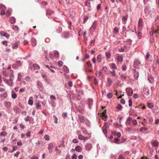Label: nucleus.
<instances>
[{"label": "nucleus", "mask_w": 159, "mask_h": 159, "mask_svg": "<svg viewBox=\"0 0 159 159\" xmlns=\"http://www.w3.org/2000/svg\"><path fill=\"white\" fill-rule=\"evenodd\" d=\"M37 82L38 88L40 91H42L43 90V87L42 83L39 80L37 81Z\"/></svg>", "instance_id": "1"}, {"label": "nucleus", "mask_w": 159, "mask_h": 159, "mask_svg": "<svg viewBox=\"0 0 159 159\" xmlns=\"http://www.w3.org/2000/svg\"><path fill=\"white\" fill-rule=\"evenodd\" d=\"M141 65V63L138 60H135L133 64V66L134 68H138Z\"/></svg>", "instance_id": "2"}, {"label": "nucleus", "mask_w": 159, "mask_h": 159, "mask_svg": "<svg viewBox=\"0 0 159 159\" xmlns=\"http://www.w3.org/2000/svg\"><path fill=\"white\" fill-rule=\"evenodd\" d=\"M7 97V93L6 91H4V92L0 95V98L2 100H5Z\"/></svg>", "instance_id": "3"}, {"label": "nucleus", "mask_w": 159, "mask_h": 159, "mask_svg": "<svg viewBox=\"0 0 159 159\" xmlns=\"http://www.w3.org/2000/svg\"><path fill=\"white\" fill-rule=\"evenodd\" d=\"M126 91L128 96H131L133 94V91L131 88H127L126 89Z\"/></svg>", "instance_id": "4"}, {"label": "nucleus", "mask_w": 159, "mask_h": 159, "mask_svg": "<svg viewBox=\"0 0 159 159\" xmlns=\"http://www.w3.org/2000/svg\"><path fill=\"white\" fill-rule=\"evenodd\" d=\"M62 37L65 39H67L70 36V34L68 32H63L61 34Z\"/></svg>", "instance_id": "5"}, {"label": "nucleus", "mask_w": 159, "mask_h": 159, "mask_svg": "<svg viewBox=\"0 0 159 159\" xmlns=\"http://www.w3.org/2000/svg\"><path fill=\"white\" fill-rule=\"evenodd\" d=\"M4 105L5 107L7 108H10L11 106V103L7 101H5L4 103Z\"/></svg>", "instance_id": "6"}, {"label": "nucleus", "mask_w": 159, "mask_h": 159, "mask_svg": "<svg viewBox=\"0 0 159 159\" xmlns=\"http://www.w3.org/2000/svg\"><path fill=\"white\" fill-rule=\"evenodd\" d=\"M133 72L134 73V77L136 80L138 79L139 76V73L138 71L136 70L135 69H134L133 70Z\"/></svg>", "instance_id": "7"}, {"label": "nucleus", "mask_w": 159, "mask_h": 159, "mask_svg": "<svg viewBox=\"0 0 159 159\" xmlns=\"http://www.w3.org/2000/svg\"><path fill=\"white\" fill-rule=\"evenodd\" d=\"M88 101L89 108V109H91L93 105V99L92 98H89L88 99Z\"/></svg>", "instance_id": "8"}, {"label": "nucleus", "mask_w": 159, "mask_h": 159, "mask_svg": "<svg viewBox=\"0 0 159 159\" xmlns=\"http://www.w3.org/2000/svg\"><path fill=\"white\" fill-rule=\"evenodd\" d=\"M143 91L144 93L145 94L147 95H148L149 94V89L148 88L146 87H144L143 89Z\"/></svg>", "instance_id": "9"}, {"label": "nucleus", "mask_w": 159, "mask_h": 159, "mask_svg": "<svg viewBox=\"0 0 159 159\" xmlns=\"http://www.w3.org/2000/svg\"><path fill=\"white\" fill-rule=\"evenodd\" d=\"M107 123H105V124L103 126L102 129V130L103 132V133L105 134H106L107 133V127L106 125Z\"/></svg>", "instance_id": "10"}, {"label": "nucleus", "mask_w": 159, "mask_h": 159, "mask_svg": "<svg viewBox=\"0 0 159 159\" xmlns=\"http://www.w3.org/2000/svg\"><path fill=\"white\" fill-rule=\"evenodd\" d=\"M132 119V118L129 116L127 118L125 122V124L126 125H129L130 124Z\"/></svg>", "instance_id": "11"}, {"label": "nucleus", "mask_w": 159, "mask_h": 159, "mask_svg": "<svg viewBox=\"0 0 159 159\" xmlns=\"http://www.w3.org/2000/svg\"><path fill=\"white\" fill-rule=\"evenodd\" d=\"M13 110L16 113H20L21 111L20 109L17 106L13 107Z\"/></svg>", "instance_id": "12"}, {"label": "nucleus", "mask_w": 159, "mask_h": 159, "mask_svg": "<svg viewBox=\"0 0 159 159\" xmlns=\"http://www.w3.org/2000/svg\"><path fill=\"white\" fill-rule=\"evenodd\" d=\"M31 44L34 47L36 45V40L35 38H33L31 40Z\"/></svg>", "instance_id": "13"}, {"label": "nucleus", "mask_w": 159, "mask_h": 159, "mask_svg": "<svg viewBox=\"0 0 159 159\" xmlns=\"http://www.w3.org/2000/svg\"><path fill=\"white\" fill-rule=\"evenodd\" d=\"M65 73L64 75L66 73H68L69 72V70L68 68L66 66H64L62 67Z\"/></svg>", "instance_id": "14"}, {"label": "nucleus", "mask_w": 159, "mask_h": 159, "mask_svg": "<svg viewBox=\"0 0 159 159\" xmlns=\"http://www.w3.org/2000/svg\"><path fill=\"white\" fill-rule=\"evenodd\" d=\"M78 118L80 121L82 123H84V116L82 115H79Z\"/></svg>", "instance_id": "15"}, {"label": "nucleus", "mask_w": 159, "mask_h": 159, "mask_svg": "<svg viewBox=\"0 0 159 159\" xmlns=\"http://www.w3.org/2000/svg\"><path fill=\"white\" fill-rule=\"evenodd\" d=\"M0 34L1 36L5 37L7 39H8L9 38V35L7 33L2 32L0 33Z\"/></svg>", "instance_id": "16"}, {"label": "nucleus", "mask_w": 159, "mask_h": 159, "mask_svg": "<svg viewBox=\"0 0 159 159\" xmlns=\"http://www.w3.org/2000/svg\"><path fill=\"white\" fill-rule=\"evenodd\" d=\"M148 79L151 83H152L154 81V78L151 75L148 76Z\"/></svg>", "instance_id": "17"}, {"label": "nucleus", "mask_w": 159, "mask_h": 159, "mask_svg": "<svg viewBox=\"0 0 159 159\" xmlns=\"http://www.w3.org/2000/svg\"><path fill=\"white\" fill-rule=\"evenodd\" d=\"M92 147V145L91 143H89L87 144L86 146V149L87 150H90Z\"/></svg>", "instance_id": "18"}, {"label": "nucleus", "mask_w": 159, "mask_h": 159, "mask_svg": "<svg viewBox=\"0 0 159 159\" xmlns=\"http://www.w3.org/2000/svg\"><path fill=\"white\" fill-rule=\"evenodd\" d=\"M53 146V144L52 143L49 144L48 148L50 152H52Z\"/></svg>", "instance_id": "19"}, {"label": "nucleus", "mask_w": 159, "mask_h": 159, "mask_svg": "<svg viewBox=\"0 0 159 159\" xmlns=\"http://www.w3.org/2000/svg\"><path fill=\"white\" fill-rule=\"evenodd\" d=\"M97 25V22L96 21H94L93 24V25L91 28L90 30L93 29V30H95L96 29Z\"/></svg>", "instance_id": "20"}, {"label": "nucleus", "mask_w": 159, "mask_h": 159, "mask_svg": "<svg viewBox=\"0 0 159 159\" xmlns=\"http://www.w3.org/2000/svg\"><path fill=\"white\" fill-rule=\"evenodd\" d=\"M75 150L78 152H80L82 150V148L79 146H77L75 148Z\"/></svg>", "instance_id": "21"}, {"label": "nucleus", "mask_w": 159, "mask_h": 159, "mask_svg": "<svg viewBox=\"0 0 159 159\" xmlns=\"http://www.w3.org/2000/svg\"><path fill=\"white\" fill-rule=\"evenodd\" d=\"M9 20L11 24H14L15 22V19L14 17H11L9 18Z\"/></svg>", "instance_id": "22"}, {"label": "nucleus", "mask_w": 159, "mask_h": 159, "mask_svg": "<svg viewBox=\"0 0 159 159\" xmlns=\"http://www.w3.org/2000/svg\"><path fill=\"white\" fill-rule=\"evenodd\" d=\"M139 27H141L143 26V20L142 19L140 18L139 20Z\"/></svg>", "instance_id": "23"}, {"label": "nucleus", "mask_w": 159, "mask_h": 159, "mask_svg": "<svg viewBox=\"0 0 159 159\" xmlns=\"http://www.w3.org/2000/svg\"><path fill=\"white\" fill-rule=\"evenodd\" d=\"M81 129L82 130L83 134H87L88 135L89 134L88 133V132H87V130L85 128L83 127H82L81 128Z\"/></svg>", "instance_id": "24"}, {"label": "nucleus", "mask_w": 159, "mask_h": 159, "mask_svg": "<svg viewBox=\"0 0 159 159\" xmlns=\"http://www.w3.org/2000/svg\"><path fill=\"white\" fill-rule=\"evenodd\" d=\"M33 67L36 70H39L40 69V66L37 64H33Z\"/></svg>", "instance_id": "25"}, {"label": "nucleus", "mask_w": 159, "mask_h": 159, "mask_svg": "<svg viewBox=\"0 0 159 159\" xmlns=\"http://www.w3.org/2000/svg\"><path fill=\"white\" fill-rule=\"evenodd\" d=\"M15 64L18 67L22 65V63L21 61H17Z\"/></svg>", "instance_id": "26"}, {"label": "nucleus", "mask_w": 159, "mask_h": 159, "mask_svg": "<svg viewBox=\"0 0 159 159\" xmlns=\"http://www.w3.org/2000/svg\"><path fill=\"white\" fill-rule=\"evenodd\" d=\"M62 31V29L61 28L60 26H59L56 30L58 34L61 33Z\"/></svg>", "instance_id": "27"}, {"label": "nucleus", "mask_w": 159, "mask_h": 159, "mask_svg": "<svg viewBox=\"0 0 159 159\" xmlns=\"http://www.w3.org/2000/svg\"><path fill=\"white\" fill-rule=\"evenodd\" d=\"M12 29L18 32L19 30V28L17 26L13 25L12 27Z\"/></svg>", "instance_id": "28"}, {"label": "nucleus", "mask_w": 159, "mask_h": 159, "mask_svg": "<svg viewBox=\"0 0 159 159\" xmlns=\"http://www.w3.org/2000/svg\"><path fill=\"white\" fill-rule=\"evenodd\" d=\"M156 14V12L155 11L152 12V13H151L150 14V16L151 17H154V16H156L155 15V14ZM156 19H157L158 18V16H156Z\"/></svg>", "instance_id": "29"}, {"label": "nucleus", "mask_w": 159, "mask_h": 159, "mask_svg": "<svg viewBox=\"0 0 159 159\" xmlns=\"http://www.w3.org/2000/svg\"><path fill=\"white\" fill-rule=\"evenodd\" d=\"M118 159H125V155L120 154L118 157Z\"/></svg>", "instance_id": "30"}, {"label": "nucleus", "mask_w": 159, "mask_h": 159, "mask_svg": "<svg viewBox=\"0 0 159 159\" xmlns=\"http://www.w3.org/2000/svg\"><path fill=\"white\" fill-rule=\"evenodd\" d=\"M151 143L152 145L154 146L157 147V140L152 141Z\"/></svg>", "instance_id": "31"}, {"label": "nucleus", "mask_w": 159, "mask_h": 159, "mask_svg": "<svg viewBox=\"0 0 159 159\" xmlns=\"http://www.w3.org/2000/svg\"><path fill=\"white\" fill-rule=\"evenodd\" d=\"M154 112L156 114H157L159 112V110H158V108L157 107H156L153 110Z\"/></svg>", "instance_id": "32"}, {"label": "nucleus", "mask_w": 159, "mask_h": 159, "mask_svg": "<svg viewBox=\"0 0 159 159\" xmlns=\"http://www.w3.org/2000/svg\"><path fill=\"white\" fill-rule=\"evenodd\" d=\"M53 13V11L51 10L48 9L46 11L47 15H51Z\"/></svg>", "instance_id": "33"}, {"label": "nucleus", "mask_w": 159, "mask_h": 159, "mask_svg": "<svg viewBox=\"0 0 159 159\" xmlns=\"http://www.w3.org/2000/svg\"><path fill=\"white\" fill-rule=\"evenodd\" d=\"M42 78L44 79L45 81H47L48 80L47 75L45 74H42Z\"/></svg>", "instance_id": "34"}, {"label": "nucleus", "mask_w": 159, "mask_h": 159, "mask_svg": "<svg viewBox=\"0 0 159 159\" xmlns=\"http://www.w3.org/2000/svg\"><path fill=\"white\" fill-rule=\"evenodd\" d=\"M6 81L8 85L10 86H12L13 85V82L8 80H6Z\"/></svg>", "instance_id": "35"}, {"label": "nucleus", "mask_w": 159, "mask_h": 159, "mask_svg": "<svg viewBox=\"0 0 159 159\" xmlns=\"http://www.w3.org/2000/svg\"><path fill=\"white\" fill-rule=\"evenodd\" d=\"M153 106L154 105L152 103H148L147 105L148 107L150 108H152Z\"/></svg>", "instance_id": "36"}, {"label": "nucleus", "mask_w": 159, "mask_h": 159, "mask_svg": "<svg viewBox=\"0 0 159 159\" xmlns=\"http://www.w3.org/2000/svg\"><path fill=\"white\" fill-rule=\"evenodd\" d=\"M102 115H103L102 119L105 121H106V119L107 118V116L106 115H105L104 112H102Z\"/></svg>", "instance_id": "37"}, {"label": "nucleus", "mask_w": 159, "mask_h": 159, "mask_svg": "<svg viewBox=\"0 0 159 159\" xmlns=\"http://www.w3.org/2000/svg\"><path fill=\"white\" fill-rule=\"evenodd\" d=\"M7 134V133L6 131H4L1 132L0 133V136H5Z\"/></svg>", "instance_id": "38"}, {"label": "nucleus", "mask_w": 159, "mask_h": 159, "mask_svg": "<svg viewBox=\"0 0 159 159\" xmlns=\"http://www.w3.org/2000/svg\"><path fill=\"white\" fill-rule=\"evenodd\" d=\"M107 98H111L112 97V93H108L107 94Z\"/></svg>", "instance_id": "39"}, {"label": "nucleus", "mask_w": 159, "mask_h": 159, "mask_svg": "<svg viewBox=\"0 0 159 159\" xmlns=\"http://www.w3.org/2000/svg\"><path fill=\"white\" fill-rule=\"evenodd\" d=\"M17 79L19 81H20L22 79V75L20 73L18 74Z\"/></svg>", "instance_id": "40"}, {"label": "nucleus", "mask_w": 159, "mask_h": 159, "mask_svg": "<svg viewBox=\"0 0 159 159\" xmlns=\"http://www.w3.org/2000/svg\"><path fill=\"white\" fill-rule=\"evenodd\" d=\"M102 61V58L101 56L100 55H98L97 56V61L98 62H100Z\"/></svg>", "instance_id": "41"}, {"label": "nucleus", "mask_w": 159, "mask_h": 159, "mask_svg": "<svg viewBox=\"0 0 159 159\" xmlns=\"http://www.w3.org/2000/svg\"><path fill=\"white\" fill-rule=\"evenodd\" d=\"M76 98V99L79 100H80L81 99V97L80 95L79 94L77 93L75 95Z\"/></svg>", "instance_id": "42"}, {"label": "nucleus", "mask_w": 159, "mask_h": 159, "mask_svg": "<svg viewBox=\"0 0 159 159\" xmlns=\"http://www.w3.org/2000/svg\"><path fill=\"white\" fill-rule=\"evenodd\" d=\"M107 82L109 85H111L112 83V81L111 78H108L107 79Z\"/></svg>", "instance_id": "43"}, {"label": "nucleus", "mask_w": 159, "mask_h": 159, "mask_svg": "<svg viewBox=\"0 0 159 159\" xmlns=\"http://www.w3.org/2000/svg\"><path fill=\"white\" fill-rule=\"evenodd\" d=\"M110 66L112 68L115 69H116V65L114 63H111V64H110Z\"/></svg>", "instance_id": "44"}, {"label": "nucleus", "mask_w": 159, "mask_h": 159, "mask_svg": "<svg viewBox=\"0 0 159 159\" xmlns=\"http://www.w3.org/2000/svg\"><path fill=\"white\" fill-rule=\"evenodd\" d=\"M86 6H88L89 7H91V5L89 2L88 1H85L84 2Z\"/></svg>", "instance_id": "45"}, {"label": "nucleus", "mask_w": 159, "mask_h": 159, "mask_svg": "<svg viewBox=\"0 0 159 159\" xmlns=\"http://www.w3.org/2000/svg\"><path fill=\"white\" fill-rule=\"evenodd\" d=\"M128 18L127 15L123 16L122 18V20L123 21L126 22L127 20V19Z\"/></svg>", "instance_id": "46"}, {"label": "nucleus", "mask_w": 159, "mask_h": 159, "mask_svg": "<svg viewBox=\"0 0 159 159\" xmlns=\"http://www.w3.org/2000/svg\"><path fill=\"white\" fill-rule=\"evenodd\" d=\"M106 55L107 57L108 58H110L111 57V53L109 52H106Z\"/></svg>", "instance_id": "47"}, {"label": "nucleus", "mask_w": 159, "mask_h": 159, "mask_svg": "<svg viewBox=\"0 0 159 159\" xmlns=\"http://www.w3.org/2000/svg\"><path fill=\"white\" fill-rule=\"evenodd\" d=\"M18 45L16 43H14L12 46V48L14 49H15L16 48L18 47Z\"/></svg>", "instance_id": "48"}, {"label": "nucleus", "mask_w": 159, "mask_h": 159, "mask_svg": "<svg viewBox=\"0 0 159 159\" xmlns=\"http://www.w3.org/2000/svg\"><path fill=\"white\" fill-rule=\"evenodd\" d=\"M41 107V105L39 104V103H37L36 105V109H40Z\"/></svg>", "instance_id": "49"}, {"label": "nucleus", "mask_w": 159, "mask_h": 159, "mask_svg": "<svg viewBox=\"0 0 159 159\" xmlns=\"http://www.w3.org/2000/svg\"><path fill=\"white\" fill-rule=\"evenodd\" d=\"M78 139L80 140H83L84 139V136L82 135H79L78 136Z\"/></svg>", "instance_id": "50"}, {"label": "nucleus", "mask_w": 159, "mask_h": 159, "mask_svg": "<svg viewBox=\"0 0 159 159\" xmlns=\"http://www.w3.org/2000/svg\"><path fill=\"white\" fill-rule=\"evenodd\" d=\"M0 8L2 10H5L6 9V7L2 4H0Z\"/></svg>", "instance_id": "51"}, {"label": "nucleus", "mask_w": 159, "mask_h": 159, "mask_svg": "<svg viewBox=\"0 0 159 159\" xmlns=\"http://www.w3.org/2000/svg\"><path fill=\"white\" fill-rule=\"evenodd\" d=\"M14 78V76L13 74H12L10 75V78L9 79L10 80L13 82V78Z\"/></svg>", "instance_id": "52"}, {"label": "nucleus", "mask_w": 159, "mask_h": 159, "mask_svg": "<svg viewBox=\"0 0 159 159\" xmlns=\"http://www.w3.org/2000/svg\"><path fill=\"white\" fill-rule=\"evenodd\" d=\"M58 65L60 67H61L62 66L63 63L62 61H59L58 62Z\"/></svg>", "instance_id": "53"}, {"label": "nucleus", "mask_w": 159, "mask_h": 159, "mask_svg": "<svg viewBox=\"0 0 159 159\" xmlns=\"http://www.w3.org/2000/svg\"><path fill=\"white\" fill-rule=\"evenodd\" d=\"M102 71H104V72H106L107 71V69L106 66H105L102 67Z\"/></svg>", "instance_id": "54"}, {"label": "nucleus", "mask_w": 159, "mask_h": 159, "mask_svg": "<svg viewBox=\"0 0 159 159\" xmlns=\"http://www.w3.org/2000/svg\"><path fill=\"white\" fill-rule=\"evenodd\" d=\"M70 17H73L75 15V13L74 12H71V11H70Z\"/></svg>", "instance_id": "55"}, {"label": "nucleus", "mask_w": 159, "mask_h": 159, "mask_svg": "<svg viewBox=\"0 0 159 159\" xmlns=\"http://www.w3.org/2000/svg\"><path fill=\"white\" fill-rule=\"evenodd\" d=\"M116 108L118 109L121 110L122 109V107L120 104H118L116 107Z\"/></svg>", "instance_id": "56"}, {"label": "nucleus", "mask_w": 159, "mask_h": 159, "mask_svg": "<svg viewBox=\"0 0 159 159\" xmlns=\"http://www.w3.org/2000/svg\"><path fill=\"white\" fill-rule=\"evenodd\" d=\"M117 60L119 62H122V58L120 56H118Z\"/></svg>", "instance_id": "57"}, {"label": "nucleus", "mask_w": 159, "mask_h": 159, "mask_svg": "<svg viewBox=\"0 0 159 159\" xmlns=\"http://www.w3.org/2000/svg\"><path fill=\"white\" fill-rule=\"evenodd\" d=\"M85 124L87 126L89 127H90V122L89 120H87L86 121Z\"/></svg>", "instance_id": "58"}, {"label": "nucleus", "mask_w": 159, "mask_h": 159, "mask_svg": "<svg viewBox=\"0 0 159 159\" xmlns=\"http://www.w3.org/2000/svg\"><path fill=\"white\" fill-rule=\"evenodd\" d=\"M88 17L86 15H84V23H85L88 20Z\"/></svg>", "instance_id": "59"}, {"label": "nucleus", "mask_w": 159, "mask_h": 159, "mask_svg": "<svg viewBox=\"0 0 159 159\" xmlns=\"http://www.w3.org/2000/svg\"><path fill=\"white\" fill-rule=\"evenodd\" d=\"M11 97L13 99H15L17 97V95L16 93H14L11 94Z\"/></svg>", "instance_id": "60"}, {"label": "nucleus", "mask_w": 159, "mask_h": 159, "mask_svg": "<svg viewBox=\"0 0 159 159\" xmlns=\"http://www.w3.org/2000/svg\"><path fill=\"white\" fill-rule=\"evenodd\" d=\"M31 118V117H30L29 116H27V117L25 119V120L26 121H28L30 120V119Z\"/></svg>", "instance_id": "61"}, {"label": "nucleus", "mask_w": 159, "mask_h": 159, "mask_svg": "<svg viewBox=\"0 0 159 159\" xmlns=\"http://www.w3.org/2000/svg\"><path fill=\"white\" fill-rule=\"evenodd\" d=\"M129 105V107L132 106V100L131 99H129L128 100Z\"/></svg>", "instance_id": "62"}, {"label": "nucleus", "mask_w": 159, "mask_h": 159, "mask_svg": "<svg viewBox=\"0 0 159 159\" xmlns=\"http://www.w3.org/2000/svg\"><path fill=\"white\" fill-rule=\"evenodd\" d=\"M126 67L125 65H123L121 67L122 69L124 71H125L126 70Z\"/></svg>", "instance_id": "63"}, {"label": "nucleus", "mask_w": 159, "mask_h": 159, "mask_svg": "<svg viewBox=\"0 0 159 159\" xmlns=\"http://www.w3.org/2000/svg\"><path fill=\"white\" fill-rule=\"evenodd\" d=\"M72 159H77V155L74 154L72 156Z\"/></svg>", "instance_id": "64"}]
</instances>
